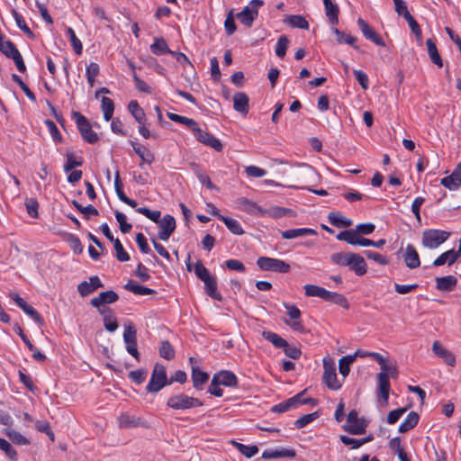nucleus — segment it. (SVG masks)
Listing matches in <instances>:
<instances>
[{
  "instance_id": "1",
  "label": "nucleus",
  "mask_w": 461,
  "mask_h": 461,
  "mask_svg": "<svg viewBox=\"0 0 461 461\" xmlns=\"http://www.w3.org/2000/svg\"><path fill=\"white\" fill-rule=\"evenodd\" d=\"M332 263L339 267H348L357 276H362L367 271V265L365 258L359 254L353 252H337L330 256Z\"/></svg>"
},
{
  "instance_id": "2",
  "label": "nucleus",
  "mask_w": 461,
  "mask_h": 461,
  "mask_svg": "<svg viewBox=\"0 0 461 461\" xmlns=\"http://www.w3.org/2000/svg\"><path fill=\"white\" fill-rule=\"evenodd\" d=\"M203 405V403L200 399L188 396L183 393L170 396L167 402V406L176 411L187 410Z\"/></svg>"
},
{
  "instance_id": "3",
  "label": "nucleus",
  "mask_w": 461,
  "mask_h": 461,
  "mask_svg": "<svg viewBox=\"0 0 461 461\" xmlns=\"http://www.w3.org/2000/svg\"><path fill=\"white\" fill-rule=\"evenodd\" d=\"M168 384L169 382L167 380L165 366L163 365L157 363L152 371L149 382L146 386L147 392L156 393Z\"/></svg>"
},
{
  "instance_id": "4",
  "label": "nucleus",
  "mask_w": 461,
  "mask_h": 461,
  "mask_svg": "<svg viewBox=\"0 0 461 461\" xmlns=\"http://www.w3.org/2000/svg\"><path fill=\"white\" fill-rule=\"evenodd\" d=\"M451 233L443 230L429 229L422 233V245L425 248L434 249L448 240Z\"/></svg>"
},
{
  "instance_id": "5",
  "label": "nucleus",
  "mask_w": 461,
  "mask_h": 461,
  "mask_svg": "<svg viewBox=\"0 0 461 461\" xmlns=\"http://www.w3.org/2000/svg\"><path fill=\"white\" fill-rule=\"evenodd\" d=\"M72 117L76 121L82 139L86 142L94 144L98 141L99 137L97 133L92 130L90 122L83 114H81L79 112H73Z\"/></svg>"
},
{
  "instance_id": "6",
  "label": "nucleus",
  "mask_w": 461,
  "mask_h": 461,
  "mask_svg": "<svg viewBox=\"0 0 461 461\" xmlns=\"http://www.w3.org/2000/svg\"><path fill=\"white\" fill-rule=\"evenodd\" d=\"M347 425L343 426V429L351 435H362L366 431L368 421L361 417L356 410H351L347 416Z\"/></svg>"
},
{
  "instance_id": "7",
  "label": "nucleus",
  "mask_w": 461,
  "mask_h": 461,
  "mask_svg": "<svg viewBox=\"0 0 461 461\" xmlns=\"http://www.w3.org/2000/svg\"><path fill=\"white\" fill-rule=\"evenodd\" d=\"M263 5L264 2L262 0H251L241 12L237 14V18L242 24L250 28L258 15L259 8L263 6Z\"/></svg>"
},
{
  "instance_id": "8",
  "label": "nucleus",
  "mask_w": 461,
  "mask_h": 461,
  "mask_svg": "<svg viewBox=\"0 0 461 461\" xmlns=\"http://www.w3.org/2000/svg\"><path fill=\"white\" fill-rule=\"evenodd\" d=\"M257 265L263 271H274L281 274L288 273L291 269L290 265L284 260L268 257H259Z\"/></svg>"
},
{
  "instance_id": "9",
  "label": "nucleus",
  "mask_w": 461,
  "mask_h": 461,
  "mask_svg": "<svg viewBox=\"0 0 461 461\" xmlns=\"http://www.w3.org/2000/svg\"><path fill=\"white\" fill-rule=\"evenodd\" d=\"M323 382L328 388L331 390H339L341 384L339 382L336 374L335 362L330 358H323Z\"/></svg>"
},
{
  "instance_id": "10",
  "label": "nucleus",
  "mask_w": 461,
  "mask_h": 461,
  "mask_svg": "<svg viewBox=\"0 0 461 461\" xmlns=\"http://www.w3.org/2000/svg\"><path fill=\"white\" fill-rule=\"evenodd\" d=\"M357 23L363 36L366 40L372 41L377 46H385V42L382 37L364 19L359 17Z\"/></svg>"
},
{
  "instance_id": "11",
  "label": "nucleus",
  "mask_w": 461,
  "mask_h": 461,
  "mask_svg": "<svg viewBox=\"0 0 461 461\" xmlns=\"http://www.w3.org/2000/svg\"><path fill=\"white\" fill-rule=\"evenodd\" d=\"M194 135L199 142L213 149L218 152H221L223 149V145L220 140L215 138L210 132L203 131L200 127Z\"/></svg>"
},
{
  "instance_id": "12",
  "label": "nucleus",
  "mask_w": 461,
  "mask_h": 461,
  "mask_svg": "<svg viewBox=\"0 0 461 461\" xmlns=\"http://www.w3.org/2000/svg\"><path fill=\"white\" fill-rule=\"evenodd\" d=\"M158 238L161 240H167L176 229V220L173 216L166 214L158 222Z\"/></svg>"
},
{
  "instance_id": "13",
  "label": "nucleus",
  "mask_w": 461,
  "mask_h": 461,
  "mask_svg": "<svg viewBox=\"0 0 461 461\" xmlns=\"http://www.w3.org/2000/svg\"><path fill=\"white\" fill-rule=\"evenodd\" d=\"M440 184L450 191H456L461 186V163L453 170L450 176L443 177Z\"/></svg>"
},
{
  "instance_id": "14",
  "label": "nucleus",
  "mask_w": 461,
  "mask_h": 461,
  "mask_svg": "<svg viewBox=\"0 0 461 461\" xmlns=\"http://www.w3.org/2000/svg\"><path fill=\"white\" fill-rule=\"evenodd\" d=\"M305 391H303L294 396L271 407V411L275 413H284L292 409H296L300 406L301 397L303 395Z\"/></svg>"
},
{
  "instance_id": "15",
  "label": "nucleus",
  "mask_w": 461,
  "mask_h": 461,
  "mask_svg": "<svg viewBox=\"0 0 461 461\" xmlns=\"http://www.w3.org/2000/svg\"><path fill=\"white\" fill-rule=\"evenodd\" d=\"M104 287V284L97 276L89 277V281H83L77 285V291L82 297H86L98 288Z\"/></svg>"
},
{
  "instance_id": "16",
  "label": "nucleus",
  "mask_w": 461,
  "mask_h": 461,
  "mask_svg": "<svg viewBox=\"0 0 461 461\" xmlns=\"http://www.w3.org/2000/svg\"><path fill=\"white\" fill-rule=\"evenodd\" d=\"M119 296L118 294L113 291L108 290L105 292H102L99 294L98 296L94 297L91 299L90 303L93 307L99 309H102L101 306L104 304H111L118 301Z\"/></svg>"
},
{
  "instance_id": "17",
  "label": "nucleus",
  "mask_w": 461,
  "mask_h": 461,
  "mask_svg": "<svg viewBox=\"0 0 461 461\" xmlns=\"http://www.w3.org/2000/svg\"><path fill=\"white\" fill-rule=\"evenodd\" d=\"M237 203L239 205V208L242 211L255 216H262L266 213V211L260 207L257 203L245 198L241 197L237 200Z\"/></svg>"
},
{
  "instance_id": "18",
  "label": "nucleus",
  "mask_w": 461,
  "mask_h": 461,
  "mask_svg": "<svg viewBox=\"0 0 461 461\" xmlns=\"http://www.w3.org/2000/svg\"><path fill=\"white\" fill-rule=\"evenodd\" d=\"M296 456V451L293 448L280 447L276 449H266L262 453V458L264 459H276V458H294Z\"/></svg>"
},
{
  "instance_id": "19",
  "label": "nucleus",
  "mask_w": 461,
  "mask_h": 461,
  "mask_svg": "<svg viewBox=\"0 0 461 461\" xmlns=\"http://www.w3.org/2000/svg\"><path fill=\"white\" fill-rule=\"evenodd\" d=\"M214 383L218 381L221 385L227 387H237L238 386V378L236 375L229 370H221L213 375Z\"/></svg>"
},
{
  "instance_id": "20",
  "label": "nucleus",
  "mask_w": 461,
  "mask_h": 461,
  "mask_svg": "<svg viewBox=\"0 0 461 461\" xmlns=\"http://www.w3.org/2000/svg\"><path fill=\"white\" fill-rule=\"evenodd\" d=\"M402 257L406 266L409 268L414 269L420 267V257L415 247L412 244L407 245Z\"/></svg>"
},
{
  "instance_id": "21",
  "label": "nucleus",
  "mask_w": 461,
  "mask_h": 461,
  "mask_svg": "<svg viewBox=\"0 0 461 461\" xmlns=\"http://www.w3.org/2000/svg\"><path fill=\"white\" fill-rule=\"evenodd\" d=\"M432 351L437 357L442 358L445 361V363L447 364L448 366H453L455 365V363H456L455 356L453 355L452 352H450L448 349L444 348L439 343V341L436 340L433 342Z\"/></svg>"
},
{
  "instance_id": "22",
  "label": "nucleus",
  "mask_w": 461,
  "mask_h": 461,
  "mask_svg": "<svg viewBox=\"0 0 461 461\" xmlns=\"http://www.w3.org/2000/svg\"><path fill=\"white\" fill-rule=\"evenodd\" d=\"M14 330L20 336L22 340L27 346L28 349L32 353V357L38 362H44L46 360V356L42 354L28 339V337L23 333V330L21 327L17 326Z\"/></svg>"
},
{
  "instance_id": "23",
  "label": "nucleus",
  "mask_w": 461,
  "mask_h": 461,
  "mask_svg": "<svg viewBox=\"0 0 461 461\" xmlns=\"http://www.w3.org/2000/svg\"><path fill=\"white\" fill-rule=\"evenodd\" d=\"M249 96L243 92L236 93L233 95V108L242 115H247L249 113Z\"/></svg>"
},
{
  "instance_id": "24",
  "label": "nucleus",
  "mask_w": 461,
  "mask_h": 461,
  "mask_svg": "<svg viewBox=\"0 0 461 461\" xmlns=\"http://www.w3.org/2000/svg\"><path fill=\"white\" fill-rule=\"evenodd\" d=\"M134 152L140 158L142 162L151 164L155 160L154 154L149 150L145 146L140 145L135 141H130ZM143 163H140L139 166L141 167Z\"/></svg>"
},
{
  "instance_id": "25",
  "label": "nucleus",
  "mask_w": 461,
  "mask_h": 461,
  "mask_svg": "<svg viewBox=\"0 0 461 461\" xmlns=\"http://www.w3.org/2000/svg\"><path fill=\"white\" fill-rule=\"evenodd\" d=\"M99 313L103 315L104 326L109 332H114L118 329L116 317L110 308L99 309Z\"/></svg>"
},
{
  "instance_id": "26",
  "label": "nucleus",
  "mask_w": 461,
  "mask_h": 461,
  "mask_svg": "<svg viewBox=\"0 0 461 461\" xmlns=\"http://www.w3.org/2000/svg\"><path fill=\"white\" fill-rule=\"evenodd\" d=\"M435 281L437 289L442 292L453 291L457 284V279L454 276L436 277Z\"/></svg>"
},
{
  "instance_id": "27",
  "label": "nucleus",
  "mask_w": 461,
  "mask_h": 461,
  "mask_svg": "<svg viewBox=\"0 0 461 461\" xmlns=\"http://www.w3.org/2000/svg\"><path fill=\"white\" fill-rule=\"evenodd\" d=\"M380 396L384 402L386 404L389 400L390 393V381L388 378V373L380 372L377 375Z\"/></svg>"
},
{
  "instance_id": "28",
  "label": "nucleus",
  "mask_w": 461,
  "mask_h": 461,
  "mask_svg": "<svg viewBox=\"0 0 461 461\" xmlns=\"http://www.w3.org/2000/svg\"><path fill=\"white\" fill-rule=\"evenodd\" d=\"M317 231L311 228H299V229H290L286 230L281 231V236L285 240H292L301 236L306 235H316Z\"/></svg>"
},
{
  "instance_id": "29",
  "label": "nucleus",
  "mask_w": 461,
  "mask_h": 461,
  "mask_svg": "<svg viewBox=\"0 0 461 461\" xmlns=\"http://www.w3.org/2000/svg\"><path fill=\"white\" fill-rule=\"evenodd\" d=\"M192 382L196 390H201L203 385L208 381L209 375L206 372L200 370L198 366H192Z\"/></svg>"
},
{
  "instance_id": "30",
  "label": "nucleus",
  "mask_w": 461,
  "mask_h": 461,
  "mask_svg": "<svg viewBox=\"0 0 461 461\" xmlns=\"http://www.w3.org/2000/svg\"><path fill=\"white\" fill-rule=\"evenodd\" d=\"M323 5L325 8V14L328 17L330 23L332 25H336L339 23V9L338 5L332 3L331 0H323Z\"/></svg>"
},
{
  "instance_id": "31",
  "label": "nucleus",
  "mask_w": 461,
  "mask_h": 461,
  "mask_svg": "<svg viewBox=\"0 0 461 461\" xmlns=\"http://www.w3.org/2000/svg\"><path fill=\"white\" fill-rule=\"evenodd\" d=\"M458 258L459 256H457V252L455 249H449L439 255L433 261V266L440 267L446 263H447L448 266H451L458 259Z\"/></svg>"
},
{
  "instance_id": "32",
  "label": "nucleus",
  "mask_w": 461,
  "mask_h": 461,
  "mask_svg": "<svg viewBox=\"0 0 461 461\" xmlns=\"http://www.w3.org/2000/svg\"><path fill=\"white\" fill-rule=\"evenodd\" d=\"M332 32L337 37V42L339 44H348L353 47L356 50L360 51V48L356 44L357 38L354 37L350 34H346L345 32L339 31L338 28L333 27Z\"/></svg>"
},
{
  "instance_id": "33",
  "label": "nucleus",
  "mask_w": 461,
  "mask_h": 461,
  "mask_svg": "<svg viewBox=\"0 0 461 461\" xmlns=\"http://www.w3.org/2000/svg\"><path fill=\"white\" fill-rule=\"evenodd\" d=\"M204 284L205 293L216 301H222L221 294L217 291V282L214 276H211L210 277L203 280Z\"/></svg>"
},
{
  "instance_id": "34",
  "label": "nucleus",
  "mask_w": 461,
  "mask_h": 461,
  "mask_svg": "<svg viewBox=\"0 0 461 461\" xmlns=\"http://www.w3.org/2000/svg\"><path fill=\"white\" fill-rule=\"evenodd\" d=\"M420 416L416 411H411L405 420L400 424L398 431L400 433H406L412 429L418 424Z\"/></svg>"
},
{
  "instance_id": "35",
  "label": "nucleus",
  "mask_w": 461,
  "mask_h": 461,
  "mask_svg": "<svg viewBox=\"0 0 461 461\" xmlns=\"http://www.w3.org/2000/svg\"><path fill=\"white\" fill-rule=\"evenodd\" d=\"M128 110L132 117L139 122L143 124L147 122L146 114L144 110L140 106L136 100H131L128 104Z\"/></svg>"
},
{
  "instance_id": "36",
  "label": "nucleus",
  "mask_w": 461,
  "mask_h": 461,
  "mask_svg": "<svg viewBox=\"0 0 461 461\" xmlns=\"http://www.w3.org/2000/svg\"><path fill=\"white\" fill-rule=\"evenodd\" d=\"M66 162L63 166V170L68 173L72 169L81 167L84 163V159L81 156H77L74 152L68 151L66 153Z\"/></svg>"
},
{
  "instance_id": "37",
  "label": "nucleus",
  "mask_w": 461,
  "mask_h": 461,
  "mask_svg": "<svg viewBox=\"0 0 461 461\" xmlns=\"http://www.w3.org/2000/svg\"><path fill=\"white\" fill-rule=\"evenodd\" d=\"M124 289L137 295H150L156 294L155 290L138 285L132 280H130L126 285H124Z\"/></svg>"
},
{
  "instance_id": "38",
  "label": "nucleus",
  "mask_w": 461,
  "mask_h": 461,
  "mask_svg": "<svg viewBox=\"0 0 461 461\" xmlns=\"http://www.w3.org/2000/svg\"><path fill=\"white\" fill-rule=\"evenodd\" d=\"M150 51L154 55L170 54L173 50L168 48L165 39L155 38L154 42L150 45Z\"/></svg>"
},
{
  "instance_id": "39",
  "label": "nucleus",
  "mask_w": 461,
  "mask_h": 461,
  "mask_svg": "<svg viewBox=\"0 0 461 461\" xmlns=\"http://www.w3.org/2000/svg\"><path fill=\"white\" fill-rule=\"evenodd\" d=\"M428 54L431 61L439 68L443 67L442 59L438 51L437 46L432 39L426 41Z\"/></svg>"
},
{
  "instance_id": "40",
  "label": "nucleus",
  "mask_w": 461,
  "mask_h": 461,
  "mask_svg": "<svg viewBox=\"0 0 461 461\" xmlns=\"http://www.w3.org/2000/svg\"><path fill=\"white\" fill-rule=\"evenodd\" d=\"M262 337L272 343L276 348H284V347H287V341L273 331L264 330L262 331Z\"/></svg>"
},
{
  "instance_id": "41",
  "label": "nucleus",
  "mask_w": 461,
  "mask_h": 461,
  "mask_svg": "<svg viewBox=\"0 0 461 461\" xmlns=\"http://www.w3.org/2000/svg\"><path fill=\"white\" fill-rule=\"evenodd\" d=\"M328 219L331 225L338 228L349 227L352 224V221L350 219H348L336 212H330Z\"/></svg>"
},
{
  "instance_id": "42",
  "label": "nucleus",
  "mask_w": 461,
  "mask_h": 461,
  "mask_svg": "<svg viewBox=\"0 0 461 461\" xmlns=\"http://www.w3.org/2000/svg\"><path fill=\"white\" fill-rule=\"evenodd\" d=\"M305 295L309 297H319L325 301L328 290L316 285H305L303 286Z\"/></svg>"
},
{
  "instance_id": "43",
  "label": "nucleus",
  "mask_w": 461,
  "mask_h": 461,
  "mask_svg": "<svg viewBox=\"0 0 461 461\" xmlns=\"http://www.w3.org/2000/svg\"><path fill=\"white\" fill-rule=\"evenodd\" d=\"M285 22L293 28H300L307 30L309 28L308 21L302 15L292 14L288 15Z\"/></svg>"
},
{
  "instance_id": "44",
  "label": "nucleus",
  "mask_w": 461,
  "mask_h": 461,
  "mask_svg": "<svg viewBox=\"0 0 461 461\" xmlns=\"http://www.w3.org/2000/svg\"><path fill=\"white\" fill-rule=\"evenodd\" d=\"M359 236L358 233L357 232L356 230H343V231H340L338 235H337V239L339 240H343V241H346L347 243L350 244V245H357V242H358V239H359Z\"/></svg>"
},
{
  "instance_id": "45",
  "label": "nucleus",
  "mask_w": 461,
  "mask_h": 461,
  "mask_svg": "<svg viewBox=\"0 0 461 461\" xmlns=\"http://www.w3.org/2000/svg\"><path fill=\"white\" fill-rule=\"evenodd\" d=\"M12 15L14 16L16 25L23 31L30 39H34L35 35L32 31L27 26L23 17L15 10L12 9Z\"/></svg>"
},
{
  "instance_id": "46",
  "label": "nucleus",
  "mask_w": 461,
  "mask_h": 461,
  "mask_svg": "<svg viewBox=\"0 0 461 461\" xmlns=\"http://www.w3.org/2000/svg\"><path fill=\"white\" fill-rule=\"evenodd\" d=\"M101 108L104 113V119L106 122L112 120L114 111V104L113 101L109 98L104 96L101 100Z\"/></svg>"
},
{
  "instance_id": "47",
  "label": "nucleus",
  "mask_w": 461,
  "mask_h": 461,
  "mask_svg": "<svg viewBox=\"0 0 461 461\" xmlns=\"http://www.w3.org/2000/svg\"><path fill=\"white\" fill-rule=\"evenodd\" d=\"M325 301L339 305L345 309L349 307L348 299L343 294L336 292H330L328 290Z\"/></svg>"
},
{
  "instance_id": "48",
  "label": "nucleus",
  "mask_w": 461,
  "mask_h": 461,
  "mask_svg": "<svg viewBox=\"0 0 461 461\" xmlns=\"http://www.w3.org/2000/svg\"><path fill=\"white\" fill-rule=\"evenodd\" d=\"M100 73V67L95 62H90L86 68V76L89 86L92 87L95 83L96 77Z\"/></svg>"
},
{
  "instance_id": "49",
  "label": "nucleus",
  "mask_w": 461,
  "mask_h": 461,
  "mask_svg": "<svg viewBox=\"0 0 461 461\" xmlns=\"http://www.w3.org/2000/svg\"><path fill=\"white\" fill-rule=\"evenodd\" d=\"M4 433L9 438V439L16 445H29L30 441L27 438L22 435L20 432L11 429H5Z\"/></svg>"
},
{
  "instance_id": "50",
  "label": "nucleus",
  "mask_w": 461,
  "mask_h": 461,
  "mask_svg": "<svg viewBox=\"0 0 461 461\" xmlns=\"http://www.w3.org/2000/svg\"><path fill=\"white\" fill-rule=\"evenodd\" d=\"M66 33L70 41L71 46L76 54H82L83 45L81 41L77 37L75 31L71 27H68L66 30Z\"/></svg>"
},
{
  "instance_id": "51",
  "label": "nucleus",
  "mask_w": 461,
  "mask_h": 461,
  "mask_svg": "<svg viewBox=\"0 0 461 461\" xmlns=\"http://www.w3.org/2000/svg\"><path fill=\"white\" fill-rule=\"evenodd\" d=\"M140 424V419L131 416L128 413H122L119 418V425L121 428H133Z\"/></svg>"
},
{
  "instance_id": "52",
  "label": "nucleus",
  "mask_w": 461,
  "mask_h": 461,
  "mask_svg": "<svg viewBox=\"0 0 461 461\" xmlns=\"http://www.w3.org/2000/svg\"><path fill=\"white\" fill-rule=\"evenodd\" d=\"M158 351L160 357L167 360H171L175 357V349L168 340L160 342Z\"/></svg>"
},
{
  "instance_id": "53",
  "label": "nucleus",
  "mask_w": 461,
  "mask_h": 461,
  "mask_svg": "<svg viewBox=\"0 0 461 461\" xmlns=\"http://www.w3.org/2000/svg\"><path fill=\"white\" fill-rule=\"evenodd\" d=\"M221 221L224 222L228 230L235 235L243 234L244 230L240 222L232 218L221 217Z\"/></svg>"
},
{
  "instance_id": "54",
  "label": "nucleus",
  "mask_w": 461,
  "mask_h": 461,
  "mask_svg": "<svg viewBox=\"0 0 461 461\" xmlns=\"http://www.w3.org/2000/svg\"><path fill=\"white\" fill-rule=\"evenodd\" d=\"M355 361V356H345L339 361V373L346 377L350 372V365Z\"/></svg>"
},
{
  "instance_id": "55",
  "label": "nucleus",
  "mask_w": 461,
  "mask_h": 461,
  "mask_svg": "<svg viewBox=\"0 0 461 461\" xmlns=\"http://www.w3.org/2000/svg\"><path fill=\"white\" fill-rule=\"evenodd\" d=\"M289 43H290V41L286 35H281L277 39V42L276 45V54L277 57L282 59L285 56Z\"/></svg>"
},
{
  "instance_id": "56",
  "label": "nucleus",
  "mask_w": 461,
  "mask_h": 461,
  "mask_svg": "<svg viewBox=\"0 0 461 461\" xmlns=\"http://www.w3.org/2000/svg\"><path fill=\"white\" fill-rule=\"evenodd\" d=\"M402 16L408 22L411 31L416 35L418 40H421L422 33H421V30L420 28V25L418 24L416 20L413 18V16L410 14V12L406 11L404 13V14H402Z\"/></svg>"
},
{
  "instance_id": "57",
  "label": "nucleus",
  "mask_w": 461,
  "mask_h": 461,
  "mask_svg": "<svg viewBox=\"0 0 461 461\" xmlns=\"http://www.w3.org/2000/svg\"><path fill=\"white\" fill-rule=\"evenodd\" d=\"M235 447L247 458H251L252 456L258 453V447L255 445L248 446L235 442Z\"/></svg>"
},
{
  "instance_id": "58",
  "label": "nucleus",
  "mask_w": 461,
  "mask_h": 461,
  "mask_svg": "<svg viewBox=\"0 0 461 461\" xmlns=\"http://www.w3.org/2000/svg\"><path fill=\"white\" fill-rule=\"evenodd\" d=\"M123 340L125 344H134L137 341V331L133 324L124 327Z\"/></svg>"
},
{
  "instance_id": "59",
  "label": "nucleus",
  "mask_w": 461,
  "mask_h": 461,
  "mask_svg": "<svg viewBox=\"0 0 461 461\" xmlns=\"http://www.w3.org/2000/svg\"><path fill=\"white\" fill-rule=\"evenodd\" d=\"M318 417L319 413L317 411L303 415L294 421V426L296 429H303L311 422H312L313 420H315Z\"/></svg>"
},
{
  "instance_id": "60",
  "label": "nucleus",
  "mask_w": 461,
  "mask_h": 461,
  "mask_svg": "<svg viewBox=\"0 0 461 461\" xmlns=\"http://www.w3.org/2000/svg\"><path fill=\"white\" fill-rule=\"evenodd\" d=\"M72 204L83 214H85L86 219H89V215L97 216L99 214L98 210L93 205L89 204L87 206H82L76 200L72 201Z\"/></svg>"
},
{
  "instance_id": "61",
  "label": "nucleus",
  "mask_w": 461,
  "mask_h": 461,
  "mask_svg": "<svg viewBox=\"0 0 461 461\" xmlns=\"http://www.w3.org/2000/svg\"><path fill=\"white\" fill-rule=\"evenodd\" d=\"M136 212L146 216L148 219L151 220L156 223H158L160 221V211H151L147 207H138L136 208Z\"/></svg>"
},
{
  "instance_id": "62",
  "label": "nucleus",
  "mask_w": 461,
  "mask_h": 461,
  "mask_svg": "<svg viewBox=\"0 0 461 461\" xmlns=\"http://www.w3.org/2000/svg\"><path fill=\"white\" fill-rule=\"evenodd\" d=\"M0 51L5 54L7 58L11 59L14 56V54H17L20 52L14 43L11 41L10 40H6L4 44H1Z\"/></svg>"
},
{
  "instance_id": "63",
  "label": "nucleus",
  "mask_w": 461,
  "mask_h": 461,
  "mask_svg": "<svg viewBox=\"0 0 461 461\" xmlns=\"http://www.w3.org/2000/svg\"><path fill=\"white\" fill-rule=\"evenodd\" d=\"M67 241L68 242L70 249L73 250L75 254H81L83 252V246L81 241L77 236L75 234H68Z\"/></svg>"
},
{
  "instance_id": "64",
  "label": "nucleus",
  "mask_w": 461,
  "mask_h": 461,
  "mask_svg": "<svg viewBox=\"0 0 461 461\" xmlns=\"http://www.w3.org/2000/svg\"><path fill=\"white\" fill-rule=\"evenodd\" d=\"M147 374L148 373L146 369L140 368L131 371L128 376L136 384H141L145 381Z\"/></svg>"
}]
</instances>
